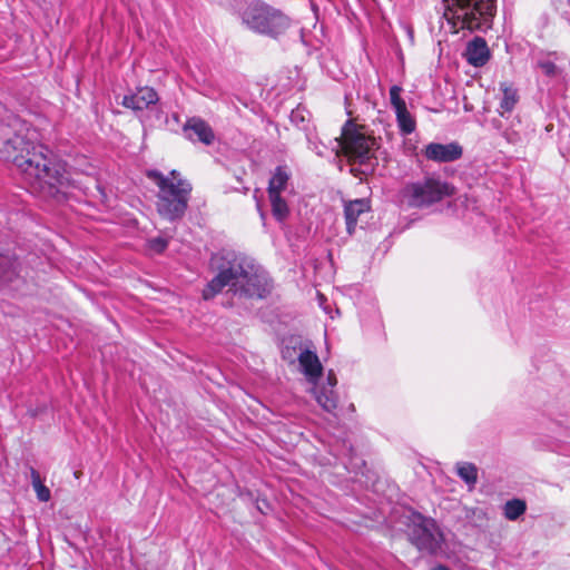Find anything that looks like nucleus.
Listing matches in <instances>:
<instances>
[{
    "label": "nucleus",
    "instance_id": "nucleus-1",
    "mask_svg": "<svg viewBox=\"0 0 570 570\" xmlns=\"http://www.w3.org/2000/svg\"><path fill=\"white\" fill-rule=\"evenodd\" d=\"M0 154L16 165L32 193L55 196L68 180L65 169L48 158L47 147L27 141L21 135L0 139Z\"/></svg>",
    "mask_w": 570,
    "mask_h": 570
},
{
    "label": "nucleus",
    "instance_id": "nucleus-2",
    "mask_svg": "<svg viewBox=\"0 0 570 570\" xmlns=\"http://www.w3.org/2000/svg\"><path fill=\"white\" fill-rule=\"evenodd\" d=\"M210 267L217 272V275L203 291L205 299L213 298L226 286H230L235 293L248 297L262 298L268 292L265 272L234 253L214 254L210 259Z\"/></svg>",
    "mask_w": 570,
    "mask_h": 570
},
{
    "label": "nucleus",
    "instance_id": "nucleus-3",
    "mask_svg": "<svg viewBox=\"0 0 570 570\" xmlns=\"http://www.w3.org/2000/svg\"><path fill=\"white\" fill-rule=\"evenodd\" d=\"M147 176L159 188L157 195L158 214L169 222L183 218L188 207L191 185L183 179L176 170H173L169 176H165L157 170H150Z\"/></svg>",
    "mask_w": 570,
    "mask_h": 570
},
{
    "label": "nucleus",
    "instance_id": "nucleus-4",
    "mask_svg": "<svg viewBox=\"0 0 570 570\" xmlns=\"http://www.w3.org/2000/svg\"><path fill=\"white\" fill-rule=\"evenodd\" d=\"M444 18L454 33L487 30L495 13V0H444Z\"/></svg>",
    "mask_w": 570,
    "mask_h": 570
},
{
    "label": "nucleus",
    "instance_id": "nucleus-5",
    "mask_svg": "<svg viewBox=\"0 0 570 570\" xmlns=\"http://www.w3.org/2000/svg\"><path fill=\"white\" fill-rule=\"evenodd\" d=\"M454 188L435 176H425L407 183L401 190V200L412 208H428L452 196Z\"/></svg>",
    "mask_w": 570,
    "mask_h": 570
},
{
    "label": "nucleus",
    "instance_id": "nucleus-6",
    "mask_svg": "<svg viewBox=\"0 0 570 570\" xmlns=\"http://www.w3.org/2000/svg\"><path fill=\"white\" fill-rule=\"evenodd\" d=\"M242 20L250 30L271 37L283 35L291 26L288 17L261 2L247 6L242 13Z\"/></svg>",
    "mask_w": 570,
    "mask_h": 570
},
{
    "label": "nucleus",
    "instance_id": "nucleus-7",
    "mask_svg": "<svg viewBox=\"0 0 570 570\" xmlns=\"http://www.w3.org/2000/svg\"><path fill=\"white\" fill-rule=\"evenodd\" d=\"M335 141L336 149L342 150L351 161L360 165H367L371 161L375 140L353 124L348 122L341 138H336Z\"/></svg>",
    "mask_w": 570,
    "mask_h": 570
},
{
    "label": "nucleus",
    "instance_id": "nucleus-8",
    "mask_svg": "<svg viewBox=\"0 0 570 570\" xmlns=\"http://www.w3.org/2000/svg\"><path fill=\"white\" fill-rule=\"evenodd\" d=\"M409 535L420 550L433 552L440 547L441 532L435 521L421 514H413Z\"/></svg>",
    "mask_w": 570,
    "mask_h": 570
},
{
    "label": "nucleus",
    "instance_id": "nucleus-9",
    "mask_svg": "<svg viewBox=\"0 0 570 570\" xmlns=\"http://www.w3.org/2000/svg\"><path fill=\"white\" fill-rule=\"evenodd\" d=\"M424 156L436 163H450L462 156V147L456 142H431L425 146Z\"/></svg>",
    "mask_w": 570,
    "mask_h": 570
},
{
    "label": "nucleus",
    "instance_id": "nucleus-10",
    "mask_svg": "<svg viewBox=\"0 0 570 570\" xmlns=\"http://www.w3.org/2000/svg\"><path fill=\"white\" fill-rule=\"evenodd\" d=\"M297 360L301 372L305 375L307 381L312 384H316L323 372V366L316 353L307 348L301 350Z\"/></svg>",
    "mask_w": 570,
    "mask_h": 570
},
{
    "label": "nucleus",
    "instance_id": "nucleus-11",
    "mask_svg": "<svg viewBox=\"0 0 570 570\" xmlns=\"http://www.w3.org/2000/svg\"><path fill=\"white\" fill-rule=\"evenodd\" d=\"M158 101V95L154 88L141 87L135 94L125 96L122 105L135 111L147 109L150 105Z\"/></svg>",
    "mask_w": 570,
    "mask_h": 570
},
{
    "label": "nucleus",
    "instance_id": "nucleus-12",
    "mask_svg": "<svg viewBox=\"0 0 570 570\" xmlns=\"http://www.w3.org/2000/svg\"><path fill=\"white\" fill-rule=\"evenodd\" d=\"M465 57L470 65L474 67L484 66L490 59V50L483 38L476 37L466 46Z\"/></svg>",
    "mask_w": 570,
    "mask_h": 570
},
{
    "label": "nucleus",
    "instance_id": "nucleus-13",
    "mask_svg": "<svg viewBox=\"0 0 570 570\" xmlns=\"http://www.w3.org/2000/svg\"><path fill=\"white\" fill-rule=\"evenodd\" d=\"M184 132L189 139H194V136H196L205 145H210L214 140L212 128L200 118L194 117L188 119L184 126Z\"/></svg>",
    "mask_w": 570,
    "mask_h": 570
},
{
    "label": "nucleus",
    "instance_id": "nucleus-14",
    "mask_svg": "<svg viewBox=\"0 0 570 570\" xmlns=\"http://www.w3.org/2000/svg\"><path fill=\"white\" fill-rule=\"evenodd\" d=\"M368 210L370 204L366 199H355L345 205L344 213L348 234L354 233V228L360 215Z\"/></svg>",
    "mask_w": 570,
    "mask_h": 570
},
{
    "label": "nucleus",
    "instance_id": "nucleus-15",
    "mask_svg": "<svg viewBox=\"0 0 570 570\" xmlns=\"http://www.w3.org/2000/svg\"><path fill=\"white\" fill-rule=\"evenodd\" d=\"M288 180L289 171L286 167H277L268 183V195H282V193L287 188Z\"/></svg>",
    "mask_w": 570,
    "mask_h": 570
},
{
    "label": "nucleus",
    "instance_id": "nucleus-16",
    "mask_svg": "<svg viewBox=\"0 0 570 570\" xmlns=\"http://www.w3.org/2000/svg\"><path fill=\"white\" fill-rule=\"evenodd\" d=\"M455 471L459 478L468 485L469 490H473L478 482V468L471 462H458Z\"/></svg>",
    "mask_w": 570,
    "mask_h": 570
},
{
    "label": "nucleus",
    "instance_id": "nucleus-17",
    "mask_svg": "<svg viewBox=\"0 0 570 570\" xmlns=\"http://www.w3.org/2000/svg\"><path fill=\"white\" fill-rule=\"evenodd\" d=\"M314 394L317 403L327 412H333L337 406V397L334 390L327 389L325 385L314 387Z\"/></svg>",
    "mask_w": 570,
    "mask_h": 570
},
{
    "label": "nucleus",
    "instance_id": "nucleus-18",
    "mask_svg": "<svg viewBox=\"0 0 570 570\" xmlns=\"http://www.w3.org/2000/svg\"><path fill=\"white\" fill-rule=\"evenodd\" d=\"M527 510V504L523 500L512 499L504 503L503 515L510 521L518 520Z\"/></svg>",
    "mask_w": 570,
    "mask_h": 570
},
{
    "label": "nucleus",
    "instance_id": "nucleus-19",
    "mask_svg": "<svg viewBox=\"0 0 570 570\" xmlns=\"http://www.w3.org/2000/svg\"><path fill=\"white\" fill-rule=\"evenodd\" d=\"M396 115L397 125L400 130L404 135L412 134L415 130V120L407 111L406 106L404 108H400L394 110Z\"/></svg>",
    "mask_w": 570,
    "mask_h": 570
},
{
    "label": "nucleus",
    "instance_id": "nucleus-20",
    "mask_svg": "<svg viewBox=\"0 0 570 570\" xmlns=\"http://www.w3.org/2000/svg\"><path fill=\"white\" fill-rule=\"evenodd\" d=\"M268 199L272 206V213L277 220H284L288 214L289 208L282 195H268Z\"/></svg>",
    "mask_w": 570,
    "mask_h": 570
},
{
    "label": "nucleus",
    "instance_id": "nucleus-21",
    "mask_svg": "<svg viewBox=\"0 0 570 570\" xmlns=\"http://www.w3.org/2000/svg\"><path fill=\"white\" fill-rule=\"evenodd\" d=\"M30 476L37 498L41 502H48L51 498L50 490L42 483L40 475L33 468L30 469Z\"/></svg>",
    "mask_w": 570,
    "mask_h": 570
},
{
    "label": "nucleus",
    "instance_id": "nucleus-22",
    "mask_svg": "<svg viewBox=\"0 0 570 570\" xmlns=\"http://www.w3.org/2000/svg\"><path fill=\"white\" fill-rule=\"evenodd\" d=\"M464 518L475 527L483 525L489 517L484 509L479 507H464Z\"/></svg>",
    "mask_w": 570,
    "mask_h": 570
},
{
    "label": "nucleus",
    "instance_id": "nucleus-23",
    "mask_svg": "<svg viewBox=\"0 0 570 570\" xmlns=\"http://www.w3.org/2000/svg\"><path fill=\"white\" fill-rule=\"evenodd\" d=\"M17 263L9 256L0 255V278L4 282H11L16 274Z\"/></svg>",
    "mask_w": 570,
    "mask_h": 570
},
{
    "label": "nucleus",
    "instance_id": "nucleus-24",
    "mask_svg": "<svg viewBox=\"0 0 570 570\" xmlns=\"http://www.w3.org/2000/svg\"><path fill=\"white\" fill-rule=\"evenodd\" d=\"M502 91H503V97L500 102V107H501V109H503V111L510 112L514 108V106L518 101L517 91L509 87H503Z\"/></svg>",
    "mask_w": 570,
    "mask_h": 570
},
{
    "label": "nucleus",
    "instance_id": "nucleus-25",
    "mask_svg": "<svg viewBox=\"0 0 570 570\" xmlns=\"http://www.w3.org/2000/svg\"><path fill=\"white\" fill-rule=\"evenodd\" d=\"M402 88L399 86H392L390 89V100L394 110L404 108L406 106L405 101L401 98Z\"/></svg>",
    "mask_w": 570,
    "mask_h": 570
},
{
    "label": "nucleus",
    "instance_id": "nucleus-26",
    "mask_svg": "<svg viewBox=\"0 0 570 570\" xmlns=\"http://www.w3.org/2000/svg\"><path fill=\"white\" fill-rule=\"evenodd\" d=\"M168 245L167 239L163 237H156L148 240V248L155 253H161Z\"/></svg>",
    "mask_w": 570,
    "mask_h": 570
},
{
    "label": "nucleus",
    "instance_id": "nucleus-27",
    "mask_svg": "<svg viewBox=\"0 0 570 570\" xmlns=\"http://www.w3.org/2000/svg\"><path fill=\"white\" fill-rule=\"evenodd\" d=\"M539 67L547 76H554L557 73V66L552 61H541Z\"/></svg>",
    "mask_w": 570,
    "mask_h": 570
},
{
    "label": "nucleus",
    "instance_id": "nucleus-28",
    "mask_svg": "<svg viewBox=\"0 0 570 570\" xmlns=\"http://www.w3.org/2000/svg\"><path fill=\"white\" fill-rule=\"evenodd\" d=\"M326 381H327V386L326 387L330 389V390H333L334 386L337 383L336 377H335V375L332 372L328 373Z\"/></svg>",
    "mask_w": 570,
    "mask_h": 570
},
{
    "label": "nucleus",
    "instance_id": "nucleus-29",
    "mask_svg": "<svg viewBox=\"0 0 570 570\" xmlns=\"http://www.w3.org/2000/svg\"><path fill=\"white\" fill-rule=\"evenodd\" d=\"M283 356H284V358H287V360H291V361H292V357H293V355L289 353L288 348L283 351Z\"/></svg>",
    "mask_w": 570,
    "mask_h": 570
},
{
    "label": "nucleus",
    "instance_id": "nucleus-30",
    "mask_svg": "<svg viewBox=\"0 0 570 570\" xmlns=\"http://www.w3.org/2000/svg\"><path fill=\"white\" fill-rule=\"evenodd\" d=\"M431 570H449V569L444 566H436V567L432 568Z\"/></svg>",
    "mask_w": 570,
    "mask_h": 570
},
{
    "label": "nucleus",
    "instance_id": "nucleus-31",
    "mask_svg": "<svg viewBox=\"0 0 570 570\" xmlns=\"http://www.w3.org/2000/svg\"><path fill=\"white\" fill-rule=\"evenodd\" d=\"M297 116H299V110L293 111V114H292V118H293V119H296V118H297Z\"/></svg>",
    "mask_w": 570,
    "mask_h": 570
},
{
    "label": "nucleus",
    "instance_id": "nucleus-32",
    "mask_svg": "<svg viewBox=\"0 0 570 570\" xmlns=\"http://www.w3.org/2000/svg\"><path fill=\"white\" fill-rule=\"evenodd\" d=\"M316 153H317L320 156H322V155H323L322 150H316Z\"/></svg>",
    "mask_w": 570,
    "mask_h": 570
}]
</instances>
